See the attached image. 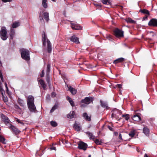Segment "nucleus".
Masks as SVG:
<instances>
[{
    "instance_id": "nucleus-1",
    "label": "nucleus",
    "mask_w": 157,
    "mask_h": 157,
    "mask_svg": "<svg viewBox=\"0 0 157 157\" xmlns=\"http://www.w3.org/2000/svg\"><path fill=\"white\" fill-rule=\"evenodd\" d=\"M34 101V98L33 96L29 95L28 96L27 100V105L30 111L32 112H35L36 111Z\"/></svg>"
},
{
    "instance_id": "nucleus-2",
    "label": "nucleus",
    "mask_w": 157,
    "mask_h": 157,
    "mask_svg": "<svg viewBox=\"0 0 157 157\" xmlns=\"http://www.w3.org/2000/svg\"><path fill=\"white\" fill-rule=\"evenodd\" d=\"M43 45L44 46H46V42H47V45L48 51L49 53H50L52 50L51 43L50 41L47 39V36L45 33L43 32Z\"/></svg>"
},
{
    "instance_id": "nucleus-3",
    "label": "nucleus",
    "mask_w": 157,
    "mask_h": 157,
    "mask_svg": "<svg viewBox=\"0 0 157 157\" xmlns=\"http://www.w3.org/2000/svg\"><path fill=\"white\" fill-rule=\"evenodd\" d=\"M0 36L3 40H6L8 38L7 32L6 27L2 26L1 27L0 31Z\"/></svg>"
},
{
    "instance_id": "nucleus-4",
    "label": "nucleus",
    "mask_w": 157,
    "mask_h": 157,
    "mask_svg": "<svg viewBox=\"0 0 157 157\" xmlns=\"http://www.w3.org/2000/svg\"><path fill=\"white\" fill-rule=\"evenodd\" d=\"M21 51V55L22 58L26 60H29L30 59L29 51L25 49H22Z\"/></svg>"
},
{
    "instance_id": "nucleus-5",
    "label": "nucleus",
    "mask_w": 157,
    "mask_h": 157,
    "mask_svg": "<svg viewBox=\"0 0 157 157\" xmlns=\"http://www.w3.org/2000/svg\"><path fill=\"white\" fill-rule=\"evenodd\" d=\"M111 117L112 118H115L116 119L119 120V116L121 115L122 112L120 110L116 109H114L112 111Z\"/></svg>"
},
{
    "instance_id": "nucleus-6",
    "label": "nucleus",
    "mask_w": 157,
    "mask_h": 157,
    "mask_svg": "<svg viewBox=\"0 0 157 157\" xmlns=\"http://www.w3.org/2000/svg\"><path fill=\"white\" fill-rule=\"evenodd\" d=\"M115 35L117 37H123L124 36V32L118 28H116L114 31Z\"/></svg>"
},
{
    "instance_id": "nucleus-7",
    "label": "nucleus",
    "mask_w": 157,
    "mask_h": 157,
    "mask_svg": "<svg viewBox=\"0 0 157 157\" xmlns=\"http://www.w3.org/2000/svg\"><path fill=\"white\" fill-rule=\"evenodd\" d=\"M78 148L80 149L83 150L85 151L87 147V144L82 141L80 142L78 144Z\"/></svg>"
},
{
    "instance_id": "nucleus-8",
    "label": "nucleus",
    "mask_w": 157,
    "mask_h": 157,
    "mask_svg": "<svg viewBox=\"0 0 157 157\" xmlns=\"http://www.w3.org/2000/svg\"><path fill=\"white\" fill-rule=\"evenodd\" d=\"M2 120L3 121L4 123L6 125L10 124V121L8 117L5 116L3 114H1Z\"/></svg>"
},
{
    "instance_id": "nucleus-9",
    "label": "nucleus",
    "mask_w": 157,
    "mask_h": 157,
    "mask_svg": "<svg viewBox=\"0 0 157 157\" xmlns=\"http://www.w3.org/2000/svg\"><path fill=\"white\" fill-rule=\"evenodd\" d=\"M73 128L77 132H79L82 130L81 127L79 124L75 122L74 124Z\"/></svg>"
},
{
    "instance_id": "nucleus-10",
    "label": "nucleus",
    "mask_w": 157,
    "mask_h": 157,
    "mask_svg": "<svg viewBox=\"0 0 157 157\" xmlns=\"http://www.w3.org/2000/svg\"><path fill=\"white\" fill-rule=\"evenodd\" d=\"M92 101L91 97H88L82 100V102L86 104H89Z\"/></svg>"
},
{
    "instance_id": "nucleus-11",
    "label": "nucleus",
    "mask_w": 157,
    "mask_h": 157,
    "mask_svg": "<svg viewBox=\"0 0 157 157\" xmlns=\"http://www.w3.org/2000/svg\"><path fill=\"white\" fill-rule=\"evenodd\" d=\"M150 26H157V20L153 19L150 20L148 23Z\"/></svg>"
},
{
    "instance_id": "nucleus-12",
    "label": "nucleus",
    "mask_w": 157,
    "mask_h": 157,
    "mask_svg": "<svg viewBox=\"0 0 157 157\" xmlns=\"http://www.w3.org/2000/svg\"><path fill=\"white\" fill-rule=\"evenodd\" d=\"M70 39L71 41L76 44H78L79 43L78 38L75 36H73L70 38Z\"/></svg>"
},
{
    "instance_id": "nucleus-13",
    "label": "nucleus",
    "mask_w": 157,
    "mask_h": 157,
    "mask_svg": "<svg viewBox=\"0 0 157 157\" xmlns=\"http://www.w3.org/2000/svg\"><path fill=\"white\" fill-rule=\"evenodd\" d=\"M71 27L73 29L80 30L81 29V27L77 24L71 23Z\"/></svg>"
},
{
    "instance_id": "nucleus-14",
    "label": "nucleus",
    "mask_w": 157,
    "mask_h": 157,
    "mask_svg": "<svg viewBox=\"0 0 157 157\" xmlns=\"http://www.w3.org/2000/svg\"><path fill=\"white\" fill-rule=\"evenodd\" d=\"M68 90L71 92L72 94L74 95L76 94L77 92L76 89L71 86H68Z\"/></svg>"
},
{
    "instance_id": "nucleus-15",
    "label": "nucleus",
    "mask_w": 157,
    "mask_h": 157,
    "mask_svg": "<svg viewBox=\"0 0 157 157\" xmlns=\"http://www.w3.org/2000/svg\"><path fill=\"white\" fill-rule=\"evenodd\" d=\"M143 132L146 136H148L149 135V129L147 127H144L143 128Z\"/></svg>"
},
{
    "instance_id": "nucleus-16",
    "label": "nucleus",
    "mask_w": 157,
    "mask_h": 157,
    "mask_svg": "<svg viewBox=\"0 0 157 157\" xmlns=\"http://www.w3.org/2000/svg\"><path fill=\"white\" fill-rule=\"evenodd\" d=\"M39 82L43 89L46 90L47 89V87L44 81L43 80L41 79L39 80Z\"/></svg>"
},
{
    "instance_id": "nucleus-17",
    "label": "nucleus",
    "mask_w": 157,
    "mask_h": 157,
    "mask_svg": "<svg viewBox=\"0 0 157 157\" xmlns=\"http://www.w3.org/2000/svg\"><path fill=\"white\" fill-rule=\"evenodd\" d=\"M18 104L21 107H24L25 106V103L23 100L20 98H18L17 100Z\"/></svg>"
},
{
    "instance_id": "nucleus-18",
    "label": "nucleus",
    "mask_w": 157,
    "mask_h": 157,
    "mask_svg": "<svg viewBox=\"0 0 157 157\" xmlns=\"http://www.w3.org/2000/svg\"><path fill=\"white\" fill-rule=\"evenodd\" d=\"M100 102L101 103V106L104 108H106V109H108L109 107L108 106L107 103L105 101H102L101 100H100Z\"/></svg>"
},
{
    "instance_id": "nucleus-19",
    "label": "nucleus",
    "mask_w": 157,
    "mask_h": 157,
    "mask_svg": "<svg viewBox=\"0 0 157 157\" xmlns=\"http://www.w3.org/2000/svg\"><path fill=\"white\" fill-rule=\"evenodd\" d=\"M10 128L13 132L15 133L16 134L20 132V131L17 128L12 125H11Z\"/></svg>"
},
{
    "instance_id": "nucleus-20",
    "label": "nucleus",
    "mask_w": 157,
    "mask_h": 157,
    "mask_svg": "<svg viewBox=\"0 0 157 157\" xmlns=\"http://www.w3.org/2000/svg\"><path fill=\"white\" fill-rule=\"evenodd\" d=\"M83 117L86 121H90L91 120L90 117L86 113H84L83 114Z\"/></svg>"
},
{
    "instance_id": "nucleus-21",
    "label": "nucleus",
    "mask_w": 157,
    "mask_h": 157,
    "mask_svg": "<svg viewBox=\"0 0 157 157\" xmlns=\"http://www.w3.org/2000/svg\"><path fill=\"white\" fill-rule=\"evenodd\" d=\"M133 120L136 121H138L141 119L140 117L138 114H135L134 115L133 117Z\"/></svg>"
},
{
    "instance_id": "nucleus-22",
    "label": "nucleus",
    "mask_w": 157,
    "mask_h": 157,
    "mask_svg": "<svg viewBox=\"0 0 157 157\" xmlns=\"http://www.w3.org/2000/svg\"><path fill=\"white\" fill-rule=\"evenodd\" d=\"M10 37L11 39H12L13 38V36L15 34V32L14 30L12 29L11 28L10 30Z\"/></svg>"
},
{
    "instance_id": "nucleus-23",
    "label": "nucleus",
    "mask_w": 157,
    "mask_h": 157,
    "mask_svg": "<svg viewBox=\"0 0 157 157\" xmlns=\"http://www.w3.org/2000/svg\"><path fill=\"white\" fill-rule=\"evenodd\" d=\"M125 21L128 23H132L133 24H135L136 21L134 20H132L131 18L128 17L125 19Z\"/></svg>"
},
{
    "instance_id": "nucleus-24",
    "label": "nucleus",
    "mask_w": 157,
    "mask_h": 157,
    "mask_svg": "<svg viewBox=\"0 0 157 157\" xmlns=\"http://www.w3.org/2000/svg\"><path fill=\"white\" fill-rule=\"evenodd\" d=\"M43 17L47 21H48L49 20V14L47 12H44L43 14Z\"/></svg>"
},
{
    "instance_id": "nucleus-25",
    "label": "nucleus",
    "mask_w": 157,
    "mask_h": 157,
    "mask_svg": "<svg viewBox=\"0 0 157 157\" xmlns=\"http://www.w3.org/2000/svg\"><path fill=\"white\" fill-rule=\"evenodd\" d=\"M124 59L123 58H119L115 60L113 62V63L115 64H116L118 63L124 61Z\"/></svg>"
},
{
    "instance_id": "nucleus-26",
    "label": "nucleus",
    "mask_w": 157,
    "mask_h": 157,
    "mask_svg": "<svg viewBox=\"0 0 157 157\" xmlns=\"http://www.w3.org/2000/svg\"><path fill=\"white\" fill-rule=\"evenodd\" d=\"M75 116V112L74 111H71L67 115V117L69 118H74Z\"/></svg>"
},
{
    "instance_id": "nucleus-27",
    "label": "nucleus",
    "mask_w": 157,
    "mask_h": 157,
    "mask_svg": "<svg viewBox=\"0 0 157 157\" xmlns=\"http://www.w3.org/2000/svg\"><path fill=\"white\" fill-rule=\"evenodd\" d=\"M20 25V23L17 21H15L12 25V27L13 28H15L17 27Z\"/></svg>"
},
{
    "instance_id": "nucleus-28",
    "label": "nucleus",
    "mask_w": 157,
    "mask_h": 157,
    "mask_svg": "<svg viewBox=\"0 0 157 157\" xmlns=\"http://www.w3.org/2000/svg\"><path fill=\"white\" fill-rule=\"evenodd\" d=\"M47 0H42V5L44 8H47L48 7V4L47 3Z\"/></svg>"
},
{
    "instance_id": "nucleus-29",
    "label": "nucleus",
    "mask_w": 157,
    "mask_h": 157,
    "mask_svg": "<svg viewBox=\"0 0 157 157\" xmlns=\"http://www.w3.org/2000/svg\"><path fill=\"white\" fill-rule=\"evenodd\" d=\"M140 12L146 14H147L148 15H149V11L148 10L146 9H144L143 10H140Z\"/></svg>"
},
{
    "instance_id": "nucleus-30",
    "label": "nucleus",
    "mask_w": 157,
    "mask_h": 157,
    "mask_svg": "<svg viewBox=\"0 0 157 157\" xmlns=\"http://www.w3.org/2000/svg\"><path fill=\"white\" fill-rule=\"evenodd\" d=\"M86 134L88 135V136L89 137L90 139H94V137L92 133L91 132H86Z\"/></svg>"
},
{
    "instance_id": "nucleus-31",
    "label": "nucleus",
    "mask_w": 157,
    "mask_h": 157,
    "mask_svg": "<svg viewBox=\"0 0 157 157\" xmlns=\"http://www.w3.org/2000/svg\"><path fill=\"white\" fill-rule=\"evenodd\" d=\"M14 107L15 109H17L18 111L20 113H21L22 111L21 109L19 107V106L17 104L14 105Z\"/></svg>"
},
{
    "instance_id": "nucleus-32",
    "label": "nucleus",
    "mask_w": 157,
    "mask_h": 157,
    "mask_svg": "<svg viewBox=\"0 0 157 157\" xmlns=\"http://www.w3.org/2000/svg\"><path fill=\"white\" fill-rule=\"evenodd\" d=\"M57 107L58 105L56 104H55L51 110L50 111V113L53 112L57 108Z\"/></svg>"
},
{
    "instance_id": "nucleus-33",
    "label": "nucleus",
    "mask_w": 157,
    "mask_h": 157,
    "mask_svg": "<svg viewBox=\"0 0 157 157\" xmlns=\"http://www.w3.org/2000/svg\"><path fill=\"white\" fill-rule=\"evenodd\" d=\"M46 79L48 84H49L50 81V79L49 75L48 73H46Z\"/></svg>"
},
{
    "instance_id": "nucleus-34",
    "label": "nucleus",
    "mask_w": 157,
    "mask_h": 157,
    "mask_svg": "<svg viewBox=\"0 0 157 157\" xmlns=\"http://www.w3.org/2000/svg\"><path fill=\"white\" fill-rule=\"evenodd\" d=\"M135 135V133L134 131H131L129 134V136L132 137H133Z\"/></svg>"
},
{
    "instance_id": "nucleus-35",
    "label": "nucleus",
    "mask_w": 157,
    "mask_h": 157,
    "mask_svg": "<svg viewBox=\"0 0 157 157\" xmlns=\"http://www.w3.org/2000/svg\"><path fill=\"white\" fill-rule=\"evenodd\" d=\"M102 2L104 4L107 5L110 4L109 0H102Z\"/></svg>"
},
{
    "instance_id": "nucleus-36",
    "label": "nucleus",
    "mask_w": 157,
    "mask_h": 157,
    "mask_svg": "<svg viewBox=\"0 0 157 157\" xmlns=\"http://www.w3.org/2000/svg\"><path fill=\"white\" fill-rule=\"evenodd\" d=\"M51 125L53 127H56L57 125L56 122L53 121H52L50 122Z\"/></svg>"
},
{
    "instance_id": "nucleus-37",
    "label": "nucleus",
    "mask_w": 157,
    "mask_h": 157,
    "mask_svg": "<svg viewBox=\"0 0 157 157\" xmlns=\"http://www.w3.org/2000/svg\"><path fill=\"white\" fill-rule=\"evenodd\" d=\"M5 139L3 137L0 136V142L3 143L5 144Z\"/></svg>"
},
{
    "instance_id": "nucleus-38",
    "label": "nucleus",
    "mask_w": 157,
    "mask_h": 157,
    "mask_svg": "<svg viewBox=\"0 0 157 157\" xmlns=\"http://www.w3.org/2000/svg\"><path fill=\"white\" fill-rule=\"evenodd\" d=\"M50 65L49 64H48L47 65V67L46 73H48L49 74V73L50 71Z\"/></svg>"
},
{
    "instance_id": "nucleus-39",
    "label": "nucleus",
    "mask_w": 157,
    "mask_h": 157,
    "mask_svg": "<svg viewBox=\"0 0 157 157\" xmlns=\"http://www.w3.org/2000/svg\"><path fill=\"white\" fill-rule=\"evenodd\" d=\"M0 77L2 82H4V79L3 77V75L2 73V71L0 70Z\"/></svg>"
},
{
    "instance_id": "nucleus-40",
    "label": "nucleus",
    "mask_w": 157,
    "mask_h": 157,
    "mask_svg": "<svg viewBox=\"0 0 157 157\" xmlns=\"http://www.w3.org/2000/svg\"><path fill=\"white\" fill-rule=\"evenodd\" d=\"M95 142L97 144H101V142L98 139H96L95 140Z\"/></svg>"
},
{
    "instance_id": "nucleus-41",
    "label": "nucleus",
    "mask_w": 157,
    "mask_h": 157,
    "mask_svg": "<svg viewBox=\"0 0 157 157\" xmlns=\"http://www.w3.org/2000/svg\"><path fill=\"white\" fill-rule=\"evenodd\" d=\"M16 121L17 122L19 123H20L22 124H23L24 123L22 122V121H21L20 120L17 118L16 119Z\"/></svg>"
},
{
    "instance_id": "nucleus-42",
    "label": "nucleus",
    "mask_w": 157,
    "mask_h": 157,
    "mask_svg": "<svg viewBox=\"0 0 157 157\" xmlns=\"http://www.w3.org/2000/svg\"><path fill=\"white\" fill-rule=\"evenodd\" d=\"M69 102L72 107L74 106H75L74 103L72 100L71 101H70Z\"/></svg>"
},
{
    "instance_id": "nucleus-43",
    "label": "nucleus",
    "mask_w": 157,
    "mask_h": 157,
    "mask_svg": "<svg viewBox=\"0 0 157 157\" xmlns=\"http://www.w3.org/2000/svg\"><path fill=\"white\" fill-rule=\"evenodd\" d=\"M3 2H10L12 1V0H1Z\"/></svg>"
},
{
    "instance_id": "nucleus-44",
    "label": "nucleus",
    "mask_w": 157,
    "mask_h": 157,
    "mask_svg": "<svg viewBox=\"0 0 157 157\" xmlns=\"http://www.w3.org/2000/svg\"><path fill=\"white\" fill-rule=\"evenodd\" d=\"M44 70H43L41 72V74L40 75V76L41 77H43L44 76Z\"/></svg>"
},
{
    "instance_id": "nucleus-45",
    "label": "nucleus",
    "mask_w": 157,
    "mask_h": 157,
    "mask_svg": "<svg viewBox=\"0 0 157 157\" xmlns=\"http://www.w3.org/2000/svg\"><path fill=\"white\" fill-rule=\"evenodd\" d=\"M49 149L51 150H54L55 151H56V147H55L53 146L50 147Z\"/></svg>"
},
{
    "instance_id": "nucleus-46",
    "label": "nucleus",
    "mask_w": 157,
    "mask_h": 157,
    "mask_svg": "<svg viewBox=\"0 0 157 157\" xmlns=\"http://www.w3.org/2000/svg\"><path fill=\"white\" fill-rule=\"evenodd\" d=\"M106 38L108 39L109 40H112V38H111L110 36V35L107 36H106Z\"/></svg>"
},
{
    "instance_id": "nucleus-47",
    "label": "nucleus",
    "mask_w": 157,
    "mask_h": 157,
    "mask_svg": "<svg viewBox=\"0 0 157 157\" xmlns=\"http://www.w3.org/2000/svg\"><path fill=\"white\" fill-rule=\"evenodd\" d=\"M67 100L69 102H70V101H71L72 100V99L68 96H67Z\"/></svg>"
},
{
    "instance_id": "nucleus-48",
    "label": "nucleus",
    "mask_w": 157,
    "mask_h": 157,
    "mask_svg": "<svg viewBox=\"0 0 157 157\" xmlns=\"http://www.w3.org/2000/svg\"><path fill=\"white\" fill-rule=\"evenodd\" d=\"M3 100L5 102H7L8 101L7 98L6 97H4Z\"/></svg>"
},
{
    "instance_id": "nucleus-49",
    "label": "nucleus",
    "mask_w": 157,
    "mask_h": 157,
    "mask_svg": "<svg viewBox=\"0 0 157 157\" xmlns=\"http://www.w3.org/2000/svg\"><path fill=\"white\" fill-rule=\"evenodd\" d=\"M39 17L40 18V21L43 20V19L42 17V15L41 13L39 14Z\"/></svg>"
},
{
    "instance_id": "nucleus-50",
    "label": "nucleus",
    "mask_w": 157,
    "mask_h": 157,
    "mask_svg": "<svg viewBox=\"0 0 157 157\" xmlns=\"http://www.w3.org/2000/svg\"><path fill=\"white\" fill-rule=\"evenodd\" d=\"M129 115L128 114H127V116H126L125 117V120H128L129 118Z\"/></svg>"
},
{
    "instance_id": "nucleus-51",
    "label": "nucleus",
    "mask_w": 157,
    "mask_h": 157,
    "mask_svg": "<svg viewBox=\"0 0 157 157\" xmlns=\"http://www.w3.org/2000/svg\"><path fill=\"white\" fill-rule=\"evenodd\" d=\"M0 91L2 93V95H3V93L4 92V90L2 89V88H0Z\"/></svg>"
},
{
    "instance_id": "nucleus-52",
    "label": "nucleus",
    "mask_w": 157,
    "mask_h": 157,
    "mask_svg": "<svg viewBox=\"0 0 157 157\" xmlns=\"http://www.w3.org/2000/svg\"><path fill=\"white\" fill-rule=\"evenodd\" d=\"M52 97H55L56 96V94L55 93L53 92L52 94Z\"/></svg>"
},
{
    "instance_id": "nucleus-53",
    "label": "nucleus",
    "mask_w": 157,
    "mask_h": 157,
    "mask_svg": "<svg viewBox=\"0 0 157 157\" xmlns=\"http://www.w3.org/2000/svg\"><path fill=\"white\" fill-rule=\"evenodd\" d=\"M119 138L120 139L122 140L121 134V133H120L119 134Z\"/></svg>"
},
{
    "instance_id": "nucleus-54",
    "label": "nucleus",
    "mask_w": 157,
    "mask_h": 157,
    "mask_svg": "<svg viewBox=\"0 0 157 157\" xmlns=\"http://www.w3.org/2000/svg\"><path fill=\"white\" fill-rule=\"evenodd\" d=\"M108 128H109V129L111 131H113V128H112L110 126H108Z\"/></svg>"
},
{
    "instance_id": "nucleus-55",
    "label": "nucleus",
    "mask_w": 157,
    "mask_h": 157,
    "mask_svg": "<svg viewBox=\"0 0 157 157\" xmlns=\"http://www.w3.org/2000/svg\"><path fill=\"white\" fill-rule=\"evenodd\" d=\"M117 86L118 88H121L122 85L121 84H117Z\"/></svg>"
},
{
    "instance_id": "nucleus-56",
    "label": "nucleus",
    "mask_w": 157,
    "mask_h": 157,
    "mask_svg": "<svg viewBox=\"0 0 157 157\" xmlns=\"http://www.w3.org/2000/svg\"><path fill=\"white\" fill-rule=\"evenodd\" d=\"M5 86L6 88V89H7V90H8V88L7 87V84L6 83H5Z\"/></svg>"
},
{
    "instance_id": "nucleus-57",
    "label": "nucleus",
    "mask_w": 157,
    "mask_h": 157,
    "mask_svg": "<svg viewBox=\"0 0 157 157\" xmlns=\"http://www.w3.org/2000/svg\"><path fill=\"white\" fill-rule=\"evenodd\" d=\"M127 114H126L125 115H124V114L123 115H122V117H125L126 116H127Z\"/></svg>"
},
{
    "instance_id": "nucleus-58",
    "label": "nucleus",
    "mask_w": 157,
    "mask_h": 157,
    "mask_svg": "<svg viewBox=\"0 0 157 157\" xmlns=\"http://www.w3.org/2000/svg\"><path fill=\"white\" fill-rule=\"evenodd\" d=\"M144 157H148L147 155V154H145L144 155Z\"/></svg>"
},
{
    "instance_id": "nucleus-59",
    "label": "nucleus",
    "mask_w": 157,
    "mask_h": 157,
    "mask_svg": "<svg viewBox=\"0 0 157 157\" xmlns=\"http://www.w3.org/2000/svg\"><path fill=\"white\" fill-rule=\"evenodd\" d=\"M85 106V105H81V107H84Z\"/></svg>"
},
{
    "instance_id": "nucleus-60",
    "label": "nucleus",
    "mask_w": 157,
    "mask_h": 157,
    "mask_svg": "<svg viewBox=\"0 0 157 157\" xmlns=\"http://www.w3.org/2000/svg\"><path fill=\"white\" fill-rule=\"evenodd\" d=\"M6 92L8 93V94H9V91H8V90H7V89H6Z\"/></svg>"
},
{
    "instance_id": "nucleus-61",
    "label": "nucleus",
    "mask_w": 157,
    "mask_h": 157,
    "mask_svg": "<svg viewBox=\"0 0 157 157\" xmlns=\"http://www.w3.org/2000/svg\"><path fill=\"white\" fill-rule=\"evenodd\" d=\"M2 88V86H1V83L0 82V88Z\"/></svg>"
},
{
    "instance_id": "nucleus-62",
    "label": "nucleus",
    "mask_w": 157,
    "mask_h": 157,
    "mask_svg": "<svg viewBox=\"0 0 157 157\" xmlns=\"http://www.w3.org/2000/svg\"><path fill=\"white\" fill-rule=\"evenodd\" d=\"M2 66V63H1V62L0 61V66Z\"/></svg>"
},
{
    "instance_id": "nucleus-63",
    "label": "nucleus",
    "mask_w": 157,
    "mask_h": 157,
    "mask_svg": "<svg viewBox=\"0 0 157 157\" xmlns=\"http://www.w3.org/2000/svg\"><path fill=\"white\" fill-rule=\"evenodd\" d=\"M88 157H91V155H89V156H88Z\"/></svg>"
},
{
    "instance_id": "nucleus-64",
    "label": "nucleus",
    "mask_w": 157,
    "mask_h": 157,
    "mask_svg": "<svg viewBox=\"0 0 157 157\" xmlns=\"http://www.w3.org/2000/svg\"><path fill=\"white\" fill-rule=\"evenodd\" d=\"M52 1H54V2H55V0H52Z\"/></svg>"
}]
</instances>
